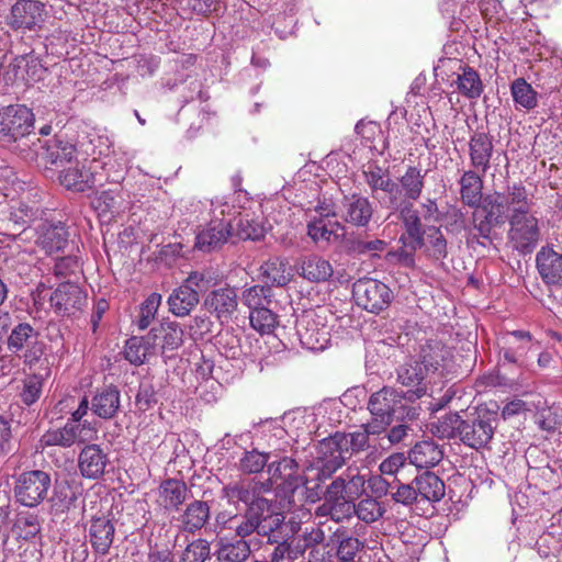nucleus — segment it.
I'll use <instances>...</instances> for the list:
<instances>
[{"mask_svg":"<svg viewBox=\"0 0 562 562\" xmlns=\"http://www.w3.org/2000/svg\"><path fill=\"white\" fill-rule=\"evenodd\" d=\"M407 397L403 391L384 386L373 393L368 402V409L372 415L369 422V431L381 434L394 419H403L406 414Z\"/></svg>","mask_w":562,"mask_h":562,"instance_id":"nucleus-1","label":"nucleus"},{"mask_svg":"<svg viewBox=\"0 0 562 562\" xmlns=\"http://www.w3.org/2000/svg\"><path fill=\"white\" fill-rule=\"evenodd\" d=\"M269 516V501H259L246 507L244 513L234 515L221 513L217 516V522L222 526V529L233 531L237 538L245 539L252 533L268 536L270 529H267L263 522Z\"/></svg>","mask_w":562,"mask_h":562,"instance_id":"nucleus-2","label":"nucleus"},{"mask_svg":"<svg viewBox=\"0 0 562 562\" xmlns=\"http://www.w3.org/2000/svg\"><path fill=\"white\" fill-rule=\"evenodd\" d=\"M7 348L32 369L42 361L46 345L41 339V333L37 328L27 322H19L12 327L7 337Z\"/></svg>","mask_w":562,"mask_h":562,"instance_id":"nucleus-3","label":"nucleus"},{"mask_svg":"<svg viewBox=\"0 0 562 562\" xmlns=\"http://www.w3.org/2000/svg\"><path fill=\"white\" fill-rule=\"evenodd\" d=\"M497 423L496 411L479 407L474 414L462 420L460 441L475 450L485 448L494 436Z\"/></svg>","mask_w":562,"mask_h":562,"instance_id":"nucleus-4","label":"nucleus"},{"mask_svg":"<svg viewBox=\"0 0 562 562\" xmlns=\"http://www.w3.org/2000/svg\"><path fill=\"white\" fill-rule=\"evenodd\" d=\"M35 115L25 104L0 108V140L12 144L34 134Z\"/></svg>","mask_w":562,"mask_h":562,"instance_id":"nucleus-5","label":"nucleus"},{"mask_svg":"<svg viewBox=\"0 0 562 562\" xmlns=\"http://www.w3.org/2000/svg\"><path fill=\"white\" fill-rule=\"evenodd\" d=\"M364 483L366 476L357 468H348L326 487L324 498L351 517L352 499L363 492Z\"/></svg>","mask_w":562,"mask_h":562,"instance_id":"nucleus-6","label":"nucleus"},{"mask_svg":"<svg viewBox=\"0 0 562 562\" xmlns=\"http://www.w3.org/2000/svg\"><path fill=\"white\" fill-rule=\"evenodd\" d=\"M267 472L269 474L268 481L260 483L263 492H268L276 486L279 493L289 501H291L297 490L308 483L300 474L296 461L290 457L268 463Z\"/></svg>","mask_w":562,"mask_h":562,"instance_id":"nucleus-7","label":"nucleus"},{"mask_svg":"<svg viewBox=\"0 0 562 562\" xmlns=\"http://www.w3.org/2000/svg\"><path fill=\"white\" fill-rule=\"evenodd\" d=\"M52 487L50 474L42 470H31L20 473L14 482L16 502L26 507L40 505Z\"/></svg>","mask_w":562,"mask_h":562,"instance_id":"nucleus-8","label":"nucleus"},{"mask_svg":"<svg viewBox=\"0 0 562 562\" xmlns=\"http://www.w3.org/2000/svg\"><path fill=\"white\" fill-rule=\"evenodd\" d=\"M295 330L303 348L311 351H323L330 341L329 329L325 318L315 310L303 311L296 317Z\"/></svg>","mask_w":562,"mask_h":562,"instance_id":"nucleus-9","label":"nucleus"},{"mask_svg":"<svg viewBox=\"0 0 562 562\" xmlns=\"http://www.w3.org/2000/svg\"><path fill=\"white\" fill-rule=\"evenodd\" d=\"M48 15L46 4L40 0H18L11 5L7 24L16 32H38Z\"/></svg>","mask_w":562,"mask_h":562,"instance_id":"nucleus-10","label":"nucleus"},{"mask_svg":"<svg viewBox=\"0 0 562 562\" xmlns=\"http://www.w3.org/2000/svg\"><path fill=\"white\" fill-rule=\"evenodd\" d=\"M508 239L515 250L530 254L540 240L539 220L531 213L522 216H508Z\"/></svg>","mask_w":562,"mask_h":562,"instance_id":"nucleus-11","label":"nucleus"},{"mask_svg":"<svg viewBox=\"0 0 562 562\" xmlns=\"http://www.w3.org/2000/svg\"><path fill=\"white\" fill-rule=\"evenodd\" d=\"M346 440L341 439V432L324 438L318 443V480H326L340 469L349 459V450L345 448Z\"/></svg>","mask_w":562,"mask_h":562,"instance_id":"nucleus-12","label":"nucleus"},{"mask_svg":"<svg viewBox=\"0 0 562 562\" xmlns=\"http://www.w3.org/2000/svg\"><path fill=\"white\" fill-rule=\"evenodd\" d=\"M353 296L359 306L375 314L385 310L393 300L391 289L375 279H363L356 282Z\"/></svg>","mask_w":562,"mask_h":562,"instance_id":"nucleus-13","label":"nucleus"},{"mask_svg":"<svg viewBox=\"0 0 562 562\" xmlns=\"http://www.w3.org/2000/svg\"><path fill=\"white\" fill-rule=\"evenodd\" d=\"M237 289L225 285L210 291L204 299V307L221 324H228L238 311Z\"/></svg>","mask_w":562,"mask_h":562,"instance_id":"nucleus-14","label":"nucleus"},{"mask_svg":"<svg viewBox=\"0 0 562 562\" xmlns=\"http://www.w3.org/2000/svg\"><path fill=\"white\" fill-rule=\"evenodd\" d=\"M50 306L61 316H70L81 311L87 304V294L72 282H64L52 293Z\"/></svg>","mask_w":562,"mask_h":562,"instance_id":"nucleus-15","label":"nucleus"},{"mask_svg":"<svg viewBox=\"0 0 562 562\" xmlns=\"http://www.w3.org/2000/svg\"><path fill=\"white\" fill-rule=\"evenodd\" d=\"M416 359L409 360L401 366L397 370V381L407 386L408 390L404 392L408 402H414L427 393V384L429 374L427 369L423 368Z\"/></svg>","mask_w":562,"mask_h":562,"instance_id":"nucleus-16","label":"nucleus"},{"mask_svg":"<svg viewBox=\"0 0 562 562\" xmlns=\"http://www.w3.org/2000/svg\"><path fill=\"white\" fill-rule=\"evenodd\" d=\"M232 232L229 220L214 215L206 224V227L200 229L195 236V248L203 252H211L223 246Z\"/></svg>","mask_w":562,"mask_h":562,"instance_id":"nucleus-17","label":"nucleus"},{"mask_svg":"<svg viewBox=\"0 0 562 562\" xmlns=\"http://www.w3.org/2000/svg\"><path fill=\"white\" fill-rule=\"evenodd\" d=\"M130 193L120 184L103 190L98 193L91 201L92 207L98 212L100 217L111 220L125 211L130 205Z\"/></svg>","mask_w":562,"mask_h":562,"instance_id":"nucleus-18","label":"nucleus"},{"mask_svg":"<svg viewBox=\"0 0 562 562\" xmlns=\"http://www.w3.org/2000/svg\"><path fill=\"white\" fill-rule=\"evenodd\" d=\"M59 182L67 190L76 192H85L97 184L102 183V176L94 170L93 161L91 160L89 167L85 164L65 168L59 173Z\"/></svg>","mask_w":562,"mask_h":562,"instance_id":"nucleus-19","label":"nucleus"},{"mask_svg":"<svg viewBox=\"0 0 562 562\" xmlns=\"http://www.w3.org/2000/svg\"><path fill=\"white\" fill-rule=\"evenodd\" d=\"M261 492H263V488L260 483L243 479L224 485L221 495L229 505L237 506L243 503L246 507H249L256 502L268 501L260 496Z\"/></svg>","mask_w":562,"mask_h":562,"instance_id":"nucleus-20","label":"nucleus"},{"mask_svg":"<svg viewBox=\"0 0 562 562\" xmlns=\"http://www.w3.org/2000/svg\"><path fill=\"white\" fill-rule=\"evenodd\" d=\"M148 344L161 353L176 350L183 344V330L177 322H162L150 328Z\"/></svg>","mask_w":562,"mask_h":562,"instance_id":"nucleus-21","label":"nucleus"},{"mask_svg":"<svg viewBox=\"0 0 562 562\" xmlns=\"http://www.w3.org/2000/svg\"><path fill=\"white\" fill-rule=\"evenodd\" d=\"M373 215V205L368 198L359 194L345 195L340 206V217L357 227H367Z\"/></svg>","mask_w":562,"mask_h":562,"instance_id":"nucleus-22","label":"nucleus"},{"mask_svg":"<svg viewBox=\"0 0 562 562\" xmlns=\"http://www.w3.org/2000/svg\"><path fill=\"white\" fill-rule=\"evenodd\" d=\"M109 462L108 453L99 445L90 443L79 453L78 469L83 477L97 480L104 474Z\"/></svg>","mask_w":562,"mask_h":562,"instance_id":"nucleus-23","label":"nucleus"},{"mask_svg":"<svg viewBox=\"0 0 562 562\" xmlns=\"http://www.w3.org/2000/svg\"><path fill=\"white\" fill-rule=\"evenodd\" d=\"M532 336L526 330L508 331L503 337L502 353L507 363L521 366L522 361L531 348Z\"/></svg>","mask_w":562,"mask_h":562,"instance_id":"nucleus-24","label":"nucleus"},{"mask_svg":"<svg viewBox=\"0 0 562 562\" xmlns=\"http://www.w3.org/2000/svg\"><path fill=\"white\" fill-rule=\"evenodd\" d=\"M494 145L492 137L485 132H475L469 140L471 166L484 176L491 167Z\"/></svg>","mask_w":562,"mask_h":562,"instance_id":"nucleus-25","label":"nucleus"},{"mask_svg":"<svg viewBox=\"0 0 562 562\" xmlns=\"http://www.w3.org/2000/svg\"><path fill=\"white\" fill-rule=\"evenodd\" d=\"M121 405V394L115 385H104L97 389L91 398L90 409L102 419H112L116 416Z\"/></svg>","mask_w":562,"mask_h":562,"instance_id":"nucleus-26","label":"nucleus"},{"mask_svg":"<svg viewBox=\"0 0 562 562\" xmlns=\"http://www.w3.org/2000/svg\"><path fill=\"white\" fill-rule=\"evenodd\" d=\"M536 266L544 283L562 282V254L549 246L542 247L536 256Z\"/></svg>","mask_w":562,"mask_h":562,"instance_id":"nucleus-27","label":"nucleus"},{"mask_svg":"<svg viewBox=\"0 0 562 562\" xmlns=\"http://www.w3.org/2000/svg\"><path fill=\"white\" fill-rule=\"evenodd\" d=\"M83 427L85 424H74L67 420L63 427L52 428L45 431L41 438V442L44 447L58 446L61 448H70L86 440L81 436Z\"/></svg>","mask_w":562,"mask_h":562,"instance_id":"nucleus-28","label":"nucleus"},{"mask_svg":"<svg viewBox=\"0 0 562 562\" xmlns=\"http://www.w3.org/2000/svg\"><path fill=\"white\" fill-rule=\"evenodd\" d=\"M69 234L65 224L44 223L38 228L37 245L52 255L63 250L68 244Z\"/></svg>","mask_w":562,"mask_h":562,"instance_id":"nucleus-29","label":"nucleus"},{"mask_svg":"<svg viewBox=\"0 0 562 562\" xmlns=\"http://www.w3.org/2000/svg\"><path fill=\"white\" fill-rule=\"evenodd\" d=\"M189 490L183 481L168 479L160 483L158 487V504L167 512L178 510L187 501Z\"/></svg>","mask_w":562,"mask_h":562,"instance_id":"nucleus-30","label":"nucleus"},{"mask_svg":"<svg viewBox=\"0 0 562 562\" xmlns=\"http://www.w3.org/2000/svg\"><path fill=\"white\" fill-rule=\"evenodd\" d=\"M300 276L314 283H322L328 281L334 274V268L329 260L326 258L311 254L304 256L299 266Z\"/></svg>","mask_w":562,"mask_h":562,"instance_id":"nucleus-31","label":"nucleus"},{"mask_svg":"<svg viewBox=\"0 0 562 562\" xmlns=\"http://www.w3.org/2000/svg\"><path fill=\"white\" fill-rule=\"evenodd\" d=\"M115 527L106 517H98L91 520L89 528L90 543L99 555L109 553L114 540Z\"/></svg>","mask_w":562,"mask_h":562,"instance_id":"nucleus-32","label":"nucleus"},{"mask_svg":"<svg viewBox=\"0 0 562 562\" xmlns=\"http://www.w3.org/2000/svg\"><path fill=\"white\" fill-rule=\"evenodd\" d=\"M443 458L441 446L432 439L416 442L408 452L409 462L419 469L437 465Z\"/></svg>","mask_w":562,"mask_h":562,"instance_id":"nucleus-33","label":"nucleus"},{"mask_svg":"<svg viewBox=\"0 0 562 562\" xmlns=\"http://www.w3.org/2000/svg\"><path fill=\"white\" fill-rule=\"evenodd\" d=\"M92 161L95 171L98 169L104 171L106 182L120 184L125 178L131 158L124 151L113 150L112 155L105 157V160L93 159Z\"/></svg>","mask_w":562,"mask_h":562,"instance_id":"nucleus-34","label":"nucleus"},{"mask_svg":"<svg viewBox=\"0 0 562 562\" xmlns=\"http://www.w3.org/2000/svg\"><path fill=\"white\" fill-rule=\"evenodd\" d=\"M458 68L456 70L457 79L454 80L457 90L468 99H477L484 90V85L479 72L462 61H456Z\"/></svg>","mask_w":562,"mask_h":562,"instance_id":"nucleus-35","label":"nucleus"},{"mask_svg":"<svg viewBox=\"0 0 562 562\" xmlns=\"http://www.w3.org/2000/svg\"><path fill=\"white\" fill-rule=\"evenodd\" d=\"M199 302L200 294L183 283L173 289L167 300L169 312L177 317L190 315Z\"/></svg>","mask_w":562,"mask_h":562,"instance_id":"nucleus-36","label":"nucleus"},{"mask_svg":"<svg viewBox=\"0 0 562 562\" xmlns=\"http://www.w3.org/2000/svg\"><path fill=\"white\" fill-rule=\"evenodd\" d=\"M392 212H397L402 221L405 233L401 236H407V239L415 240V245H425V232L423 229L422 221L417 210L414 209L413 203H403L400 207H395Z\"/></svg>","mask_w":562,"mask_h":562,"instance_id":"nucleus-37","label":"nucleus"},{"mask_svg":"<svg viewBox=\"0 0 562 562\" xmlns=\"http://www.w3.org/2000/svg\"><path fill=\"white\" fill-rule=\"evenodd\" d=\"M460 195L463 204L479 207L483 201V179L477 170L464 171L459 180Z\"/></svg>","mask_w":562,"mask_h":562,"instance_id":"nucleus-38","label":"nucleus"},{"mask_svg":"<svg viewBox=\"0 0 562 562\" xmlns=\"http://www.w3.org/2000/svg\"><path fill=\"white\" fill-rule=\"evenodd\" d=\"M210 518V506L204 501H193L179 517L181 528L190 533L202 529Z\"/></svg>","mask_w":562,"mask_h":562,"instance_id":"nucleus-39","label":"nucleus"},{"mask_svg":"<svg viewBox=\"0 0 562 562\" xmlns=\"http://www.w3.org/2000/svg\"><path fill=\"white\" fill-rule=\"evenodd\" d=\"M449 356V349H447L440 341H429L422 346L416 360L419 363H423V368L427 369V373L430 375L446 366V361Z\"/></svg>","mask_w":562,"mask_h":562,"instance_id":"nucleus-40","label":"nucleus"},{"mask_svg":"<svg viewBox=\"0 0 562 562\" xmlns=\"http://www.w3.org/2000/svg\"><path fill=\"white\" fill-rule=\"evenodd\" d=\"M414 481L420 502L436 503L445 496V483L434 472L425 471L417 475Z\"/></svg>","mask_w":562,"mask_h":562,"instance_id":"nucleus-41","label":"nucleus"},{"mask_svg":"<svg viewBox=\"0 0 562 562\" xmlns=\"http://www.w3.org/2000/svg\"><path fill=\"white\" fill-rule=\"evenodd\" d=\"M425 173L417 167L409 166L398 179V189L403 203H413L419 199L424 189Z\"/></svg>","mask_w":562,"mask_h":562,"instance_id":"nucleus-42","label":"nucleus"},{"mask_svg":"<svg viewBox=\"0 0 562 562\" xmlns=\"http://www.w3.org/2000/svg\"><path fill=\"white\" fill-rule=\"evenodd\" d=\"M267 543L273 546L267 562H296L304 555V548L290 539L278 540L277 536L268 533Z\"/></svg>","mask_w":562,"mask_h":562,"instance_id":"nucleus-43","label":"nucleus"},{"mask_svg":"<svg viewBox=\"0 0 562 562\" xmlns=\"http://www.w3.org/2000/svg\"><path fill=\"white\" fill-rule=\"evenodd\" d=\"M503 194L506 200L508 216H522L531 213L533 202L521 183L509 186Z\"/></svg>","mask_w":562,"mask_h":562,"instance_id":"nucleus-44","label":"nucleus"},{"mask_svg":"<svg viewBox=\"0 0 562 562\" xmlns=\"http://www.w3.org/2000/svg\"><path fill=\"white\" fill-rule=\"evenodd\" d=\"M42 158L50 165L63 166L65 162H71L75 157L76 148L72 144L61 139L47 140L42 146Z\"/></svg>","mask_w":562,"mask_h":562,"instance_id":"nucleus-45","label":"nucleus"},{"mask_svg":"<svg viewBox=\"0 0 562 562\" xmlns=\"http://www.w3.org/2000/svg\"><path fill=\"white\" fill-rule=\"evenodd\" d=\"M462 418L458 413H449L430 423V432L439 439H460Z\"/></svg>","mask_w":562,"mask_h":562,"instance_id":"nucleus-46","label":"nucleus"},{"mask_svg":"<svg viewBox=\"0 0 562 562\" xmlns=\"http://www.w3.org/2000/svg\"><path fill=\"white\" fill-rule=\"evenodd\" d=\"M510 93L516 109L530 111L538 105L537 91L524 78H517L512 82Z\"/></svg>","mask_w":562,"mask_h":562,"instance_id":"nucleus-47","label":"nucleus"},{"mask_svg":"<svg viewBox=\"0 0 562 562\" xmlns=\"http://www.w3.org/2000/svg\"><path fill=\"white\" fill-rule=\"evenodd\" d=\"M261 274L271 285L284 286L290 282L288 262L280 257H272L260 267Z\"/></svg>","mask_w":562,"mask_h":562,"instance_id":"nucleus-48","label":"nucleus"},{"mask_svg":"<svg viewBox=\"0 0 562 562\" xmlns=\"http://www.w3.org/2000/svg\"><path fill=\"white\" fill-rule=\"evenodd\" d=\"M251 553L250 544L245 539L220 541L217 558L221 562H245Z\"/></svg>","mask_w":562,"mask_h":562,"instance_id":"nucleus-49","label":"nucleus"},{"mask_svg":"<svg viewBox=\"0 0 562 562\" xmlns=\"http://www.w3.org/2000/svg\"><path fill=\"white\" fill-rule=\"evenodd\" d=\"M153 353H155V350L148 344V334L144 337L133 336L125 342L124 356L131 364L140 366Z\"/></svg>","mask_w":562,"mask_h":562,"instance_id":"nucleus-50","label":"nucleus"},{"mask_svg":"<svg viewBox=\"0 0 562 562\" xmlns=\"http://www.w3.org/2000/svg\"><path fill=\"white\" fill-rule=\"evenodd\" d=\"M398 243L401 244V247L389 251L385 257L386 260L405 268H414L416 265L415 254L424 246L415 245V240L407 239V236H400Z\"/></svg>","mask_w":562,"mask_h":562,"instance_id":"nucleus-51","label":"nucleus"},{"mask_svg":"<svg viewBox=\"0 0 562 562\" xmlns=\"http://www.w3.org/2000/svg\"><path fill=\"white\" fill-rule=\"evenodd\" d=\"M387 247V243L383 239L364 240L362 238H350L346 243V248L349 255L355 257L369 256L379 257Z\"/></svg>","mask_w":562,"mask_h":562,"instance_id":"nucleus-52","label":"nucleus"},{"mask_svg":"<svg viewBox=\"0 0 562 562\" xmlns=\"http://www.w3.org/2000/svg\"><path fill=\"white\" fill-rule=\"evenodd\" d=\"M272 290L269 285H252L241 293V303L249 308V312L270 305Z\"/></svg>","mask_w":562,"mask_h":562,"instance_id":"nucleus-53","label":"nucleus"},{"mask_svg":"<svg viewBox=\"0 0 562 562\" xmlns=\"http://www.w3.org/2000/svg\"><path fill=\"white\" fill-rule=\"evenodd\" d=\"M45 370V374L34 373L25 378L23 381V387L20 392V398L23 404L31 406L40 400L45 376L49 374L48 366H46Z\"/></svg>","mask_w":562,"mask_h":562,"instance_id":"nucleus-54","label":"nucleus"},{"mask_svg":"<svg viewBox=\"0 0 562 562\" xmlns=\"http://www.w3.org/2000/svg\"><path fill=\"white\" fill-rule=\"evenodd\" d=\"M425 245L428 256L435 260H443L448 256V243L441 229L436 226L428 227L425 232Z\"/></svg>","mask_w":562,"mask_h":562,"instance_id":"nucleus-55","label":"nucleus"},{"mask_svg":"<svg viewBox=\"0 0 562 562\" xmlns=\"http://www.w3.org/2000/svg\"><path fill=\"white\" fill-rule=\"evenodd\" d=\"M480 206L496 224L503 225L506 220L508 221L507 204L503 193L485 195Z\"/></svg>","mask_w":562,"mask_h":562,"instance_id":"nucleus-56","label":"nucleus"},{"mask_svg":"<svg viewBox=\"0 0 562 562\" xmlns=\"http://www.w3.org/2000/svg\"><path fill=\"white\" fill-rule=\"evenodd\" d=\"M352 513L366 524L378 521L385 513V508L381 502L373 497H366L353 505Z\"/></svg>","mask_w":562,"mask_h":562,"instance_id":"nucleus-57","label":"nucleus"},{"mask_svg":"<svg viewBox=\"0 0 562 562\" xmlns=\"http://www.w3.org/2000/svg\"><path fill=\"white\" fill-rule=\"evenodd\" d=\"M162 296L159 293H150L139 306V315L134 322L139 330H144L150 326L156 318Z\"/></svg>","mask_w":562,"mask_h":562,"instance_id":"nucleus-58","label":"nucleus"},{"mask_svg":"<svg viewBox=\"0 0 562 562\" xmlns=\"http://www.w3.org/2000/svg\"><path fill=\"white\" fill-rule=\"evenodd\" d=\"M38 207L35 204L15 202L10 207L9 221L15 228H23L36 218Z\"/></svg>","mask_w":562,"mask_h":562,"instance_id":"nucleus-59","label":"nucleus"},{"mask_svg":"<svg viewBox=\"0 0 562 562\" xmlns=\"http://www.w3.org/2000/svg\"><path fill=\"white\" fill-rule=\"evenodd\" d=\"M41 521L36 514L22 512L18 515L16 521L14 524V530L16 531L19 538L31 540L41 532Z\"/></svg>","mask_w":562,"mask_h":562,"instance_id":"nucleus-60","label":"nucleus"},{"mask_svg":"<svg viewBox=\"0 0 562 562\" xmlns=\"http://www.w3.org/2000/svg\"><path fill=\"white\" fill-rule=\"evenodd\" d=\"M382 207L393 210L403 205L398 182H395L389 176L384 179L383 184L379 187L378 198H375Z\"/></svg>","mask_w":562,"mask_h":562,"instance_id":"nucleus-61","label":"nucleus"},{"mask_svg":"<svg viewBox=\"0 0 562 562\" xmlns=\"http://www.w3.org/2000/svg\"><path fill=\"white\" fill-rule=\"evenodd\" d=\"M472 225L476 234H470L468 243L476 241L482 246H485V241H491L493 227L501 226L493 218H490L488 214L485 213L484 216L480 217L477 212H474L472 215Z\"/></svg>","mask_w":562,"mask_h":562,"instance_id":"nucleus-62","label":"nucleus"},{"mask_svg":"<svg viewBox=\"0 0 562 562\" xmlns=\"http://www.w3.org/2000/svg\"><path fill=\"white\" fill-rule=\"evenodd\" d=\"M249 319L251 327L261 334L271 333L277 325V315L270 305L249 312Z\"/></svg>","mask_w":562,"mask_h":562,"instance_id":"nucleus-63","label":"nucleus"},{"mask_svg":"<svg viewBox=\"0 0 562 562\" xmlns=\"http://www.w3.org/2000/svg\"><path fill=\"white\" fill-rule=\"evenodd\" d=\"M270 453L260 452L257 449L245 451L239 459V470L246 474H256L267 467Z\"/></svg>","mask_w":562,"mask_h":562,"instance_id":"nucleus-64","label":"nucleus"}]
</instances>
